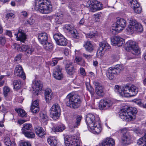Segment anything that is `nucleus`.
<instances>
[{"instance_id":"f257e3e1","label":"nucleus","mask_w":146,"mask_h":146,"mask_svg":"<svg viewBox=\"0 0 146 146\" xmlns=\"http://www.w3.org/2000/svg\"><path fill=\"white\" fill-rule=\"evenodd\" d=\"M86 121L90 131L97 134L101 132L102 128L98 118H95L94 115L89 113L86 115Z\"/></svg>"},{"instance_id":"f03ea898","label":"nucleus","mask_w":146,"mask_h":146,"mask_svg":"<svg viewBox=\"0 0 146 146\" xmlns=\"http://www.w3.org/2000/svg\"><path fill=\"white\" fill-rule=\"evenodd\" d=\"M137 112L136 108L126 106L123 107L119 111V116L123 120L129 121L135 119V115Z\"/></svg>"},{"instance_id":"7ed1b4c3","label":"nucleus","mask_w":146,"mask_h":146,"mask_svg":"<svg viewBox=\"0 0 146 146\" xmlns=\"http://www.w3.org/2000/svg\"><path fill=\"white\" fill-rule=\"evenodd\" d=\"M48 0H35V9L41 13L47 14L52 11V7L51 4L47 3Z\"/></svg>"},{"instance_id":"20e7f679","label":"nucleus","mask_w":146,"mask_h":146,"mask_svg":"<svg viewBox=\"0 0 146 146\" xmlns=\"http://www.w3.org/2000/svg\"><path fill=\"white\" fill-rule=\"evenodd\" d=\"M66 105L72 108H77L81 105L82 101L78 95L72 94H69L65 99Z\"/></svg>"},{"instance_id":"39448f33","label":"nucleus","mask_w":146,"mask_h":146,"mask_svg":"<svg viewBox=\"0 0 146 146\" xmlns=\"http://www.w3.org/2000/svg\"><path fill=\"white\" fill-rule=\"evenodd\" d=\"M124 68L122 65L117 64L115 67H112L109 68L107 73V77L110 80L113 79L115 75L118 74L123 70Z\"/></svg>"},{"instance_id":"423d86ee","label":"nucleus","mask_w":146,"mask_h":146,"mask_svg":"<svg viewBox=\"0 0 146 146\" xmlns=\"http://www.w3.org/2000/svg\"><path fill=\"white\" fill-rule=\"evenodd\" d=\"M129 25L127 28V30L129 33L132 34L134 31L142 32L143 28L142 25L135 20H130L129 21Z\"/></svg>"},{"instance_id":"0eeeda50","label":"nucleus","mask_w":146,"mask_h":146,"mask_svg":"<svg viewBox=\"0 0 146 146\" xmlns=\"http://www.w3.org/2000/svg\"><path fill=\"white\" fill-rule=\"evenodd\" d=\"M86 6L92 12H95L102 9V3L95 0L88 1L87 2Z\"/></svg>"},{"instance_id":"6e6552de","label":"nucleus","mask_w":146,"mask_h":146,"mask_svg":"<svg viewBox=\"0 0 146 146\" xmlns=\"http://www.w3.org/2000/svg\"><path fill=\"white\" fill-rule=\"evenodd\" d=\"M138 92V88L133 85H126L124 88V96L126 97L134 96L137 94Z\"/></svg>"},{"instance_id":"1a4fd4ad","label":"nucleus","mask_w":146,"mask_h":146,"mask_svg":"<svg viewBox=\"0 0 146 146\" xmlns=\"http://www.w3.org/2000/svg\"><path fill=\"white\" fill-rule=\"evenodd\" d=\"M64 143L66 146H80V140L73 135L66 136Z\"/></svg>"},{"instance_id":"9d476101","label":"nucleus","mask_w":146,"mask_h":146,"mask_svg":"<svg viewBox=\"0 0 146 146\" xmlns=\"http://www.w3.org/2000/svg\"><path fill=\"white\" fill-rule=\"evenodd\" d=\"M126 26V22L124 19L118 18L115 24H113L112 29L119 32L124 29Z\"/></svg>"},{"instance_id":"9b49d317","label":"nucleus","mask_w":146,"mask_h":146,"mask_svg":"<svg viewBox=\"0 0 146 146\" xmlns=\"http://www.w3.org/2000/svg\"><path fill=\"white\" fill-rule=\"evenodd\" d=\"M53 37L58 45L65 46L67 44V39L62 34L59 33L55 34L53 35Z\"/></svg>"},{"instance_id":"f8f14e48","label":"nucleus","mask_w":146,"mask_h":146,"mask_svg":"<svg viewBox=\"0 0 146 146\" xmlns=\"http://www.w3.org/2000/svg\"><path fill=\"white\" fill-rule=\"evenodd\" d=\"M120 132L122 133V135L121 137V140L123 143L125 144H129V142L131 139L130 133L127 131L126 128H121L119 130Z\"/></svg>"},{"instance_id":"ddd939ff","label":"nucleus","mask_w":146,"mask_h":146,"mask_svg":"<svg viewBox=\"0 0 146 146\" xmlns=\"http://www.w3.org/2000/svg\"><path fill=\"white\" fill-rule=\"evenodd\" d=\"M93 83L96 86L95 90L96 94L99 96L103 97L105 94L104 86L97 81H94Z\"/></svg>"},{"instance_id":"4468645a","label":"nucleus","mask_w":146,"mask_h":146,"mask_svg":"<svg viewBox=\"0 0 146 146\" xmlns=\"http://www.w3.org/2000/svg\"><path fill=\"white\" fill-rule=\"evenodd\" d=\"M113 102L110 100L107 99H102L99 104V106L102 110H106L111 106Z\"/></svg>"},{"instance_id":"2eb2a0df","label":"nucleus","mask_w":146,"mask_h":146,"mask_svg":"<svg viewBox=\"0 0 146 146\" xmlns=\"http://www.w3.org/2000/svg\"><path fill=\"white\" fill-rule=\"evenodd\" d=\"M128 1L129 5L133 9L135 13H140L142 9L139 3L136 0H127Z\"/></svg>"},{"instance_id":"dca6fc26","label":"nucleus","mask_w":146,"mask_h":146,"mask_svg":"<svg viewBox=\"0 0 146 146\" xmlns=\"http://www.w3.org/2000/svg\"><path fill=\"white\" fill-rule=\"evenodd\" d=\"M14 75L17 78L18 77H20L23 80H25L26 78L25 74L22 66L19 65H17L15 68Z\"/></svg>"},{"instance_id":"f3484780","label":"nucleus","mask_w":146,"mask_h":146,"mask_svg":"<svg viewBox=\"0 0 146 146\" xmlns=\"http://www.w3.org/2000/svg\"><path fill=\"white\" fill-rule=\"evenodd\" d=\"M61 68L59 66H57L54 70V77L56 80H62L63 78V75L61 72Z\"/></svg>"},{"instance_id":"a211bd4d","label":"nucleus","mask_w":146,"mask_h":146,"mask_svg":"<svg viewBox=\"0 0 146 146\" xmlns=\"http://www.w3.org/2000/svg\"><path fill=\"white\" fill-rule=\"evenodd\" d=\"M111 44L117 45V46H121L124 43V40L119 36H114L111 40Z\"/></svg>"},{"instance_id":"6ab92c4d","label":"nucleus","mask_w":146,"mask_h":146,"mask_svg":"<svg viewBox=\"0 0 146 146\" xmlns=\"http://www.w3.org/2000/svg\"><path fill=\"white\" fill-rule=\"evenodd\" d=\"M15 35L16 36L17 40H20L23 42H24L26 38V35L24 33V31L20 29L18 31L17 33L15 34Z\"/></svg>"},{"instance_id":"aec40b11","label":"nucleus","mask_w":146,"mask_h":146,"mask_svg":"<svg viewBox=\"0 0 146 146\" xmlns=\"http://www.w3.org/2000/svg\"><path fill=\"white\" fill-rule=\"evenodd\" d=\"M81 119L82 116L81 115H74L73 117V121L72 124V127L78 128L80 125Z\"/></svg>"},{"instance_id":"412c9836","label":"nucleus","mask_w":146,"mask_h":146,"mask_svg":"<svg viewBox=\"0 0 146 146\" xmlns=\"http://www.w3.org/2000/svg\"><path fill=\"white\" fill-rule=\"evenodd\" d=\"M64 27L66 30L71 33L74 38H78V34L77 33V31L76 29H74L72 26L70 25H65Z\"/></svg>"},{"instance_id":"4be33fe9","label":"nucleus","mask_w":146,"mask_h":146,"mask_svg":"<svg viewBox=\"0 0 146 146\" xmlns=\"http://www.w3.org/2000/svg\"><path fill=\"white\" fill-rule=\"evenodd\" d=\"M115 144V141L111 138H107L104 140L100 146H113Z\"/></svg>"},{"instance_id":"5701e85b","label":"nucleus","mask_w":146,"mask_h":146,"mask_svg":"<svg viewBox=\"0 0 146 146\" xmlns=\"http://www.w3.org/2000/svg\"><path fill=\"white\" fill-rule=\"evenodd\" d=\"M38 39L42 44H44L47 42L48 35L46 33H39L38 36Z\"/></svg>"},{"instance_id":"b1692460","label":"nucleus","mask_w":146,"mask_h":146,"mask_svg":"<svg viewBox=\"0 0 146 146\" xmlns=\"http://www.w3.org/2000/svg\"><path fill=\"white\" fill-rule=\"evenodd\" d=\"M137 45L135 42L131 40L128 41L126 43L125 49L128 52H130L133 48Z\"/></svg>"},{"instance_id":"393cba45","label":"nucleus","mask_w":146,"mask_h":146,"mask_svg":"<svg viewBox=\"0 0 146 146\" xmlns=\"http://www.w3.org/2000/svg\"><path fill=\"white\" fill-rule=\"evenodd\" d=\"M86 51L89 52H92L94 50V47L92 42L90 41H87L84 42L83 45Z\"/></svg>"},{"instance_id":"a878e982","label":"nucleus","mask_w":146,"mask_h":146,"mask_svg":"<svg viewBox=\"0 0 146 146\" xmlns=\"http://www.w3.org/2000/svg\"><path fill=\"white\" fill-rule=\"evenodd\" d=\"M38 106V101L36 100L34 101L31 107V111L35 113H38L39 110Z\"/></svg>"},{"instance_id":"bb28decb","label":"nucleus","mask_w":146,"mask_h":146,"mask_svg":"<svg viewBox=\"0 0 146 146\" xmlns=\"http://www.w3.org/2000/svg\"><path fill=\"white\" fill-rule=\"evenodd\" d=\"M42 85L40 81H35L33 84L32 88L34 91L38 92L42 90Z\"/></svg>"},{"instance_id":"cd10ccee","label":"nucleus","mask_w":146,"mask_h":146,"mask_svg":"<svg viewBox=\"0 0 146 146\" xmlns=\"http://www.w3.org/2000/svg\"><path fill=\"white\" fill-rule=\"evenodd\" d=\"M65 68L66 72L69 75H72L75 72V70L71 62L66 65Z\"/></svg>"},{"instance_id":"c85d7f7f","label":"nucleus","mask_w":146,"mask_h":146,"mask_svg":"<svg viewBox=\"0 0 146 146\" xmlns=\"http://www.w3.org/2000/svg\"><path fill=\"white\" fill-rule=\"evenodd\" d=\"M44 94L45 100L46 102L52 99V92L51 89L49 88L46 89L45 90Z\"/></svg>"},{"instance_id":"c756f323","label":"nucleus","mask_w":146,"mask_h":146,"mask_svg":"<svg viewBox=\"0 0 146 146\" xmlns=\"http://www.w3.org/2000/svg\"><path fill=\"white\" fill-rule=\"evenodd\" d=\"M21 130L22 133L28 131L33 130L32 125L31 123H25L23 125Z\"/></svg>"},{"instance_id":"7c9ffc66","label":"nucleus","mask_w":146,"mask_h":146,"mask_svg":"<svg viewBox=\"0 0 146 146\" xmlns=\"http://www.w3.org/2000/svg\"><path fill=\"white\" fill-rule=\"evenodd\" d=\"M35 130L36 135L39 137H42L46 134L45 132L41 127L36 128Z\"/></svg>"},{"instance_id":"2f4dec72","label":"nucleus","mask_w":146,"mask_h":146,"mask_svg":"<svg viewBox=\"0 0 146 146\" xmlns=\"http://www.w3.org/2000/svg\"><path fill=\"white\" fill-rule=\"evenodd\" d=\"M47 142L51 146H56L57 142V138L54 136H50L47 139Z\"/></svg>"},{"instance_id":"473e14b6","label":"nucleus","mask_w":146,"mask_h":146,"mask_svg":"<svg viewBox=\"0 0 146 146\" xmlns=\"http://www.w3.org/2000/svg\"><path fill=\"white\" fill-rule=\"evenodd\" d=\"M100 48L103 50H107L110 49L111 47L107 42L103 41L100 44Z\"/></svg>"},{"instance_id":"72a5a7b5","label":"nucleus","mask_w":146,"mask_h":146,"mask_svg":"<svg viewBox=\"0 0 146 146\" xmlns=\"http://www.w3.org/2000/svg\"><path fill=\"white\" fill-rule=\"evenodd\" d=\"M22 85L21 82L19 80H14L13 82L14 88L17 90L20 89Z\"/></svg>"},{"instance_id":"f704fd0d","label":"nucleus","mask_w":146,"mask_h":146,"mask_svg":"<svg viewBox=\"0 0 146 146\" xmlns=\"http://www.w3.org/2000/svg\"><path fill=\"white\" fill-rule=\"evenodd\" d=\"M131 53L135 56H138L140 54V49L137 45L130 50Z\"/></svg>"},{"instance_id":"c9c22d12","label":"nucleus","mask_w":146,"mask_h":146,"mask_svg":"<svg viewBox=\"0 0 146 146\" xmlns=\"http://www.w3.org/2000/svg\"><path fill=\"white\" fill-rule=\"evenodd\" d=\"M33 130L27 131L25 132L22 133L25 137L28 138H33L35 136V134L33 132Z\"/></svg>"},{"instance_id":"e433bc0d","label":"nucleus","mask_w":146,"mask_h":146,"mask_svg":"<svg viewBox=\"0 0 146 146\" xmlns=\"http://www.w3.org/2000/svg\"><path fill=\"white\" fill-rule=\"evenodd\" d=\"M65 128V126L62 124H61L57 126L56 127H54L52 130L54 132H62Z\"/></svg>"},{"instance_id":"4c0bfd02","label":"nucleus","mask_w":146,"mask_h":146,"mask_svg":"<svg viewBox=\"0 0 146 146\" xmlns=\"http://www.w3.org/2000/svg\"><path fill=\"white\" fill-rule=\"evenodd\" d=\"M60 109L59 105L57 104H54L50 109V112H60Z\"/></svg>"},{"instance_id":"58836bf2","label":"nucleus","mask_w":146,"mask_h":146,"mask_svg":"<svg viewBox=\"0 0 146 146\" xmlns=\"http://www.w3.org/2000/svg\"><path fill=\"white\" fill-rule=\"evenodd\" d=\"M4 142L5 144L7 146H16L15 143L13 141L11 142L8 137H6L4 139Z\"/></svg>"},{"instance_id":"ea45409f","label":"nucleus","mask_w":146,"mask_h":146,"mask_svg":"<svg viewBox=\"0 0 146 146\" xmlns=\"http://www.w3.org/2000/svg\"><path fill=\"white\" fill-rule=\"evenodd\" d=\"M114 91L115 92L119 93L122 96H124V88L122 89L118 85H116L115 86Z\"/></svg>"},{"instance_id":"a19ab883","label":"nucleus","mask_w":146,"mask_h":146,"mask_svg":"<svg viewBox=\"0 0 146 146\" xmlns=\"http://www.w3.org/2000/svg\"><path fill=\"white\" fill-rule=\"evenodd\" d=\"M40 116L41 120L43 122L46 121L48 120V116L45 111H43L40 113Z\"/></svg>"},{"instance_id":"79ce46f5","label":"nucleus","mask_w":146,"mask_h":146,"mask_svg":"<svg viewBox=\"0 0 146 146\" xmlns=\"http://www.w3.org/2000/svg\"><path fill=\"white\" fill-rule=\"evenodd\" d=\"M60 112H50V116L53 120H55L58 119L60 115Z\"/></svg>"},{"instance_id":"37998d69","label":"nucleus","mask_w":146,"mask_h":146,"mask_svg":"<svg viewBox=\"0 0 146 146\" xmlns=\"http://www.w3.org/2000/svg\"><path fill=\"white\" fill-rule=\"evenodd\" d=\"M15 110L18 113L19 116L21 117H23L25 116L26 113L25 111L21 108H16Z\"/></svg>"},{"instance_id":"c03bdc74","label":"nucleus","mask_w":146,"mask_h":146,"mask_svg":"<svg viewBox=\"0 0 146 146\" xmlns=\"http://www.w3.org/2000/svg\"><path fill=\"white\" fill-rule=\"evenodd\" d=\"M137 143L141 146H146V138H144L143 137L140 138L138 140Z\"/></svg>"},{"instance_id":"a18cd8bd","label":"nucleus","mask_w":146,"mask_h":146,"mask_svg":"<svg viewBox=\"0 0 146 146\" xmlns=\"http://www.w3.org/2000/svg\"><path fill=\"white\" fill-rule=\"evenodd\" d=\"M85 85L86 88L91 94L94 93V89L92 87L89 82H86Z\"/></svg>"},{"instance_id":"49530a36","label":"nucleus","mask_w":146,"mask_h":146,"mask_svg":"<svg viewBox=\"0 0 146 146\" xmlns=\"http://www.w3.org/2000/svg\"><path fill=\"white\" fill-rule=\"evenodd\" d=\"M44 49L47 50H52L53 48V46L52 43L50 42H47L44 44Z\"/></svg>"},{"instance_id":"de8ad7c7","label":"nucleus","mask_w":146,"mask_h":146,"mask_svg":"<svg viewBox=\"0 0 146 146\" xmlns=\"http://www.w3.org/2000/svg\"><path fill=\"white\" fill-rule=\"evenodd\" d=\"M62 59V58H53L50 62V64L52 66H54L56 64L58 60Z\"/></svg>"},{"instance_id":"09e8293b","label":"nucleus","mask_w":146,"mask_h":146,"mask_svg":"<svg viewBox=\"0 0 146 146\" xmlns=\"http://www.w3.org/2000/svg\"><path fill=\"white\" fill-rule=\"evenodd\" d=\"M86 36L87 38H93L96 37L98 36V34L96 33H95L93 32H90L89 33L86 34Z\"/></svg>"},{"instance_id":"8fccbe9b","label":"nucleus","mask_w":146,"mask_h":146,"mask_svg":"<svg viewBox=\"0 0 146 146\" xmlns=\"http://www.w3.org/2000/svg\"><path fill=\"white\" fill-rule=\"evenodd\" d=\"M34 48L31 46H29L25 53L27 55H31L34 52Z\"/></svg>"},{"instance_id":"3c124183","label":"nucleus","mask_w":146,"mask_h":146,"mask_svg":"<svg viewBox=\"0 0 146 146\" xmlns=\"http://www.w3.org/2000/svg\"><path fill=\"white\" fill-rule=\"evenodd\" d=\"M10 89L8 87L5 86L3 88V93L5 97L7 96L8 93L9 92Z\"/></svg>"},{"instance_id":"603ef678","label":"nucleus","mask_w":146,"mask_h":146,"mask_svg":"<svg viewBox=\"0 0 146 146\" xmlns=\"http://www.w3.org/2000/svg\"><path fill=\"white\" fill-rule=\"evenodd\" d=\"M103 50L99 48L97 52V55L98 57L101 56H102L104 54V52Z\"/></svg>"},{"instance_id":"864d4df0","label":"nucleus","mask_w":146,"mask_h":146,"mask_svg":"<svg viewBox=\"0 0 146 146\" xmlns=\"http://www.w3.org/2000/svg\"><path fill=\"white\" fill-rule=\"evenodd\" d=\"M35 20L32 18H30L29 20H26L25 23L27 24H29L31 25L34 23Z\"/></svg>"},{"instance_id":"5fc2aeb1","label":"nucleus","mask_w":146,"mask_h":146,"mask_svg":"<svg viewBox=\"0 0 146 146\" xmlns=\"http://www.w3.org/2000/svg\"><path fill=\"white\" fill-rule=\"evenodd\" d=\"M81 58H80V57H76L75 58V60H76V61L77 62H78L79 63L78 64L80 65H84V64H85V62L84 61H83L82 62H83V64H81V62H82L81 61Z\"/></svg>"},{"instance_id":"6e6d98bb","label":"nucleus","mask_w":146,"mask_h":146,"mask_svg":"<svg viewBox=\"0 0 146 146\" xmlns=\"http://www.w3.org/2000/svg\"><path fill=\"white\" fill-rule=\"evenodd\" d=\"M15 61L19 63L21 62V55L20 54L17 55L15 58Z\"/></svg>"},{"instance_id":"4d7b16f0","label":"nucleus","mask_w":146,"mask_h":146,"mask_svg":"<svg viewBox=\"0 0 146 146\" xmlns=\"http://www.w3.org/2000/svg\"><path fill=\"white\" fill-rule=\"evenodd\" d=\"M5 39L4 37H0V44L2 45H4L5 43Z\"/></svg>"},{"instance_id":"13d9d810","label":"nucleus","mask_w":146,"mask_h":146,"mask_svg":"<svg viewBox=\"0 0 146 146\" xmlns=\"http://www.w3.org/2000/svg\"><path fill=\"white\" fill-rule=\"evenodd\" d=\"M21 146H31L30 143L27 142H22L20 144Z\"/></svg>"},{"instance_id":"bf43d9fd","label":"nucleus","mask_w":146,"mask_h":146,"mask_svg":"<svg viewBox=\"0 0 146 146\" xmlns=\"http://www.w3.org/2000/svg\"><path fill=\"white\" fill-rule=\"evenodd\" d=\"M14 15V14L12 13H8L6 15V18L8 19L9 18H12Z\"/></svg>"},{"instance_id":"052dcab7","label":"nucleus","mask_w":146,"mask_h":146,"mask_svg":"<svg viewBox=\"0 0 146 146\" xmlns=\"http://www.w3.org/2000/svg\"><path fill=\"white\" fill-rule=\"evenodd\" d=\"M28 46H29L28 45H23L21 47V51H25V52L28 48Z\"/></svg>"},{"instance_id":"680f3d73","label":"nucleus","mask_w":146,"mask_h":146,"mask_svg":"<svg viewBox=\"0 0 146 146\" xmlns=\"http://www.w3.org/2000/svg\"><path fill=\"white\" fill-rule=\"evenodd\" d=\"M83 56L84 57L86 58L87 59H89L92 58V56L90 55L86 54L85 53H84L83 54Z\"/></svg>"},{"instance_id":"e2e57ef3","label":"nucleus","mask_w":146,"mask_h":146,"mask_svg":"<svg viewBox=\"0 0 146 146\" xmlns=\"http://www.w3.org/2000/svg\"><path fill=\"white\" fill-rule=\"evenodd\" d=\"M2 108L1 110V111L4 113H5L8 112L7 110L5 107L3 105H2Z\"/></svg>"},{"instance_id":"0e129e2a","label":"nucleus","mask_w":146,"mask_h":146,"mask_svg":"<svg viewBox=\"0 0 146 146\" xmlns=\"http://www.w3.org/2000/svg\"><path fill=\"white\" fill-rule=\"evenodd\" d=\"M15 48L18 51H21V47L18 44H16L15 45Z\"/></svg>"},{"instance_id":"69168bd1","label":"nucleus","mask_w":146,"mask_h":146,"mask_svg":"<svg viewBox=\"0 0 146 146\" xmlns=\"http://www.w3.org/2000/svg\"><path fill=\"white\" fill-rule=\"evenodd\" d=\"M80 73L83 76H85L86 74L85 70L83 68H81L80 69Z\"/></svg>"},{"instance_id":"338daca9","label":"nucleus","mask_w":146,"mask_h":146,"mask_svg":"<svg viewBox=\"0 0 146 146\" xmlns=\"http://www.w3.org/2000/svg\"><path fill=\"white\" fill-rule=\"evenodd\" d=\"M133 101L136 104L139 105H141V102L139 100H137V99H135L133 100Z\"/></svg>"},{"instance_id":"774afa93","label":"nucleus","mask_w":146,"mask_h":146,"mask_svg":"<svg viewBox=\"0 0 146 146\" xmlns=\"http://www.w3.org/2000/svg\"><path fill=\"white\" fill-rule=\"evenodd\" d=\"M6 35H8L10 37H11L12 36V34L10 31H6Z\"/></svg>"}]
</instances>
